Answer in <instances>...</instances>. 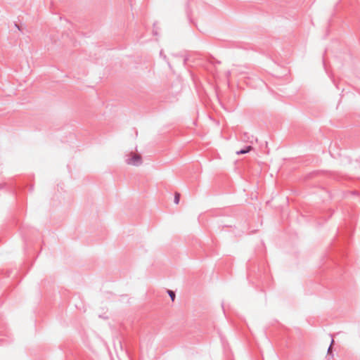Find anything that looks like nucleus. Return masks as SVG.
Returning a JSON list of instances; mask_svg holds the SVG:
<instances>
[{
  "label": "nucleus",
  "instance_id": "3",
  "mask_svg": "<svg viewBox=\"0 0 360 360\" xmlns=\"http://www.w3.org/2000/svg\"><path fill=\"white\" fill-rule=\"evenodd\" d=\"M168 294L170 296L172 300L174 301V298H175L174 292L173 291H172V290H168Z\"/></svg>",
  "mask_w": 360,
  "mask_h": 360
},
{
  "label": "nucleus",
  "instance_id": "1",
  "mask_svg": "<svg viewBox=\"0 0 360 360\" xmlns=\"http://www.w3.org/2000/svg\"><path fill=\"white\" fill-rule=\"evenodd\" d=\"M127 163L132 166H139L142 163V157L137 153L131 152L129 155V158L127 160Z\"/></svg>",
  "mask_w": 360,
  "mask_h": 360
},
{
  "label": "nucleus",
  "instance_id": "2",
  "mask_svg": "<svg viewBox=\"0 0 360 360\" xmlns=\"http://www.w3.org/2000/svg\"><path fill=\"white\" fill-rule=\"evenodd\" d=\"M180 194L179 193H176L174 195V202L178 204L179 202Z\"/></svg>",
  "mask_w": 360,
  "mask_h": 360
},
{
  "label": "nucleus",
  "instance_id": "6",
  "mask_svg": "<svg viewBox=\"0 0 360 360\" xmlns=\"http://www.w3.org/2000/svg\"><path fill=\"white\" fill-rule=\"evenodd\" d=\"M252 149V146H248L245 150L246 151V153L250 152Z\"/></svg>",
  "mask_w": 360,
  "mask_h": 360
},
{
  "label": "nucleus",
  "instance_id": "4",
  "mask_svg": "<svg viewBox=\"0 0 360 360\" xmlns=\"http://www.w3.org/2000/svg\"><path fill=\"white\" fill-rule=\"evenodd\" d=\"M333 343H334V340L332 339L331 343H330V346L329 347V348L328 349V353H330L331 352L332 345H333Z\"/></svg>",
  "mask_w": 360,
  "mask_h": 360
},
{
  "label": "nucleus",
  "instance_id": "5",
  "mask_svg": "<svg viewBox=\"0 0 360 360\" xmlns=\"http://www.w3.org/2000/svg\"><path fill=\"white\" fill-rule=\"evenodd\" d=\"M245 153H246V151L245 150V149L240 150L236 152L237 155H242V154H245Z\"/></svg>",
  "mask_w": 360,
  "mask_h": 360
}]
</instances>
